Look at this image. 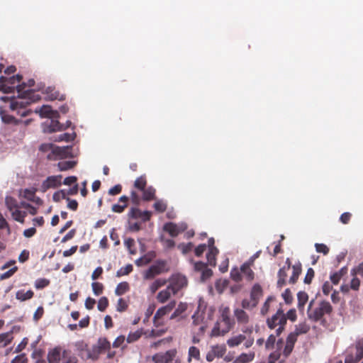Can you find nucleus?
<instances>
[{"label":"nucleus","instance_id":"obj_62","mask_svg":"<svg viewBox=\"0 0 363 363\" xmlns=\"http://www.w3.org/2000/svg\"><path fill=\"white\" fill-rule=\"evenodd\" d=\"M18 270V267L16 266H14L13 267H12L11 269H9V271L3 273L1 274L0 276V279L1 280H4V279H9V277H11V276H13L14 274V273Z\"/></svg>","mask_w":363,"mask_h":363},{"label":"nucleus","instance_id":"obj_57","mask_svg":"<svg viewBox=\"0 0 363 363\" xmlns=\"http://www.w3.org/2000/svg\"><path fill=\"white\" fill-rule=\"evenodd\" d=\"M155 211L163 213L167 209V204L162 200H158L154 203Z\"/></svg>","mask_w":363,"mask_h":363},{"label":"nucleus","instance_id":"obj_64","mask_svg":"<svg viewBox=\"0 0 363 363\" xmlns=\"http://www.w3.org/2000/svg\"><path fill=\"white\" fill-rule=\"evenodd\" d=\"M27 358L25 354H22L16 356L12 361L11 363H27Z\"/></svg>","mask_w":363,"mask_h":363},{"label":"nucleus","instance_id":"obj_18","mask_svg":"<svg viewBox=\"0 0 363 363\" xmlns=\"http://www.w3.org/2000/svg\"><path fill=\"white\" fill-rule=\"evenodd\" d=\"M251 264L247 262H245L240 267V272L245 276L247 281H252L255 278V273L251 269Z\"/></svg>","mask_w":363,"mask_h":363},{"label":"nucleus","instance_id":"obj_49","mask_svg":"<svg viewBox=\"0 0 363 363\" xmlns=\"http://www.w3.org/2000/svg\"><path fill=\"white\" fill-rule=\"evenodd\" d=\"M128 303L127 301H125L123 298H120L118 300L117 305H116V310L118 312H123L125 311L128 309Z\"/></svg>","mask_w":363,"mask_h":363},{"label":"nucleus","instance_id":"obj_14","mask_svg":"<svg viewBox=\"0 0 363 363\" xmlns=\"http://www.w3.org/2000/svg\"><path fill=\"white\" fill-rule=\"evenodd\" d=\"M164 264H153L144 273L143 277L145 279H152L156 276L161 274L163 272Z\"/></svg>","mask_w":363,"mask_h":363},{"label":"nucleus","instance_id":"obj_34","mask_svg":"<svg viewBox=\"0 0 363 363\" xmlns=\"http://www.w3.org/2000/svg\"><path fill=\"white\" fill-rule=\"evenodd\" d=\"M167 284V280L164 279H157L155 280L149 287L151 294H155L160 287Z\"/></svg>","mask_w":363,"mask_h":363},{"label":"nucleus","instance_id":"obj_59","mask_svg":"<svg viewBox=\"0 0 363 363\" xmlns=\"http://www.w3.org/2000/svg\"><path fill=\"white\" fill-rule=\"evenodd\" d=\"M124 245L127 247V249L129 250L130 254H135V250H133V248L135 246V240L133 238H127L124 241Z\"/></svg>","mask_w":363,"mask_h":363},{"label":"nucleus","instance_id":"obj_52","mask_svg":"<svg viewBox=\"0 0 363 363\" xmlns=\"http://www.w3.org/2000/svg\"><path fill=\"white\" fill-rule=\"evenodd\" d=\"M230 277L236 282L240 281L242 280V273L240 269L239 270L237 267L232 269L230 272Z\"/></svg>","mask_w":363,"mask_h":363},{"label":"nucleus","instance_id":"obj_63","mask_svg":"<svg viewBox=\"0 0 363 363\" xmlns=\"http://www.w3.org/2000/svg\"><path fill=\"white\" fill-rule=\"evenodd\" d=\"M208 264L204 263L203 262H194V269L195 272H203L206 267H207Z\"/></svg>","mask_w":363,"mask_h":363},{"label":"nucleus","instance_id":"obj_51","mask_svg":"<svg viewBox=\"0 0 363 363\" xmlns=\"http://www.w3.org/2000/svg\"><path fill=\"white\" fill-rule=\"evenodd\" d=\"M36 188L26 189L23 191V196L28 201H31V200H33V199L36 196Z\"/></svg>","mask_w":363,"mask_h":363},{"label":"nucleus","instance_id":"obj_4","mask_svg":"<svg viewBox=\"0 0 363 363\" xmlns=\"http://www.w3.org/2000/svg\"><path fill=\"white\" fill-rule=\"evenodd\" d=\"M316 296H318V294ZM315 298H316L311 299L308 303L307 308L308 318L313 322L316 323L320 321L321 325H325L326 324V320L323 316L325 315H330L332 313L333 306L327 301H321L317 306H314Z\"/></svg>","mask_w":363,"mask_h":363},{"label":"nucleus","instance_id":"obj_31","mask_svg":"<svg viewBox=\"0 0 363 363\" xmlns=\"http://www.w3.org/2000/svg\"><path fill=\"white\" fill-rule=\"evenodd\" d=\"M5 203L10 212L16 208H20V205L18 201L11 196H6Z\"/></svg>","mask_w":363,"mask_h":363},{"label":"nucleus","instance_id":"obj_29","mask_svg":"<svg viewBox=\"0 0 363 363\" xmlns=\"http://www.w3.org/2000/svg\"><path fill=\"white\" fill-rule=\"evenodd\" d=\"M34 296V293L32 290L24 291V290H18L16 294V298L21 301H25L32 298Z\"/></svg>","mask_w":363,"mask_h":363},{"label":"nucleus","instance_id":"obj_58","mask_svg":"<svg viewBox=\"0 0 363 363\" xmlns=\"http://www.w3.org/2000/svg\"><path fill=\"white\" fill-rule=\"evenodd\" d=\"M314 275H315L314 270L311 267H309L307 270V273H306L304 280H303L304 283L306 284H311L314 277Z\"/></svg>","mask_w":363,"mask_h":363},{"label":"nucleus","instance_id":"obj_36","mask_svg":"<svg viewBox=\"0 0 363 363\" xmlns=\"http://www.w3.org/2000/svg\"><path fill=\"white\" fill-rule=\"evenodd\" d=\"M134 187L142 191L147 187V179L145 175L138 177L134 182Z\"/></svg>","mask_w":363,"mask_h":363},{"label":"nucleus","instance_id":"obj_21","mask_svg":"<svg viewBox=\"0 0 363 363\" xmlns=\"http://www.w3.org/2000/svg\"><path fill=\"white\" fill-rule=\"evenodd\" d=\"M173 294V291L168 286L165 289L160 291L157 295V300L161 303H165Z\"/></svg>","mask_w":363,"mask_h":363},{"label":"nucleus","instance_id":"obj_42","mask_svg":"<svg viewBox=\"0 0 363 363\" xmlns=\"http://www.w3.org/2000/svg\"><path fill=\"white\" fill-rule=\"evenodd\" d=\"M49 125L50 132L61 131L65 130L64 124H61L57 120L51 118Z\"/></svg>","mask_w":363,"mask_h":363},{"label":"nucleus","instance_id":"obj_19","mask_svg":"<svg viewBox=\"0 0 363 363\" xmlns=\"http://www.w3.org/2000/svg\"><path fill=\"white\" fill-rule=\"evenodd\" d=\"M46 94L50 100H59L63 101L65 99V95L60 93L59 91L56 90L53 87H48L45 90Z\"/></svg>","mask_w":363,"mask_h":363},{"label":"nucleus","instance_id":"obj_60","mask_svg":"<svg viewBox=\"0 0 363 363\" xmlns=\"http://www.w3.org/2000/svg\"><path fill=\"white\" fill-rule=\"evenodd\" d=\"M128 216L132 218H140L142 217V211L138 208H132L129 213Z\"/></svg>","mask_w":363,"mask_h":363},{"label":"nucleus","instance_id":"obj_45","mask_svg":"<svg viewBox=\"0 0 363 363\" xmlns=\"http://www.w3.org/2000/svg\"><path fill=\"white\" fill-rule=\"evenodd\" d=\"M133 270V267L131 264H127L125 267L120 268L116 272V277H121L129 274Z\"/></svg>","mask_w":363,"mask_h":363},{"label":"nucleus","instance_id":"obj_24","mask_svg":"<svg viewBox=\"0 0 363 363\" xmlns=\"http://www.w3.org/2000/svg\"><path fill=\"white\" fill-rule=\"evenodd\" d=\"M70 149L71 147H56L52 150V152L54 155L58 156L60 158L67 157L70 155Z\"/></svg>","mask_w":363,"mask_h":363},{"label":"nucleus","instance_id":"obj_50","mask_svg":"<svg viewBox=\"0 0 363 363\" xmlns=\"http://www.w3.org/2000/svg\"><path fill=\"white\" fill-rule=\"evenodd\" d=\"M357 354L355 361H360L363 358V341H359L356 343Z\"/></svg>","mask_w":363,"mask_h":363},{"label":"nucleus","instance_id":"obj_23","mask_svg":"<svg viewBox=\"0 0 363 363\" xmlns=\"http://www.w3.org/2000/svg\"><path fill=\"white\" fill-rule=\"evenodd\" d=\"M255 352L242 353L233 361V363H249L255 358Z\"/></svg>","mask_w":363,"mask_h":363},{"label":"nucleus","instance_id":"obj_5","mask_svg":"<svg viewBox=\"0 0 363 363\" xmlns=\"http://www.w3.org/2000/svg\"><path fill=\"white\" fill-rule=\"evenodd\" d=\"M287 319L292 321L295 320V310H289L287 313V316H286L283 310L279 308L272 318H267V325L271 330L279 326L276 330V334L277 336H279L284 330Z\"/></svg>","mask_w":363,"mask_h":363},{"label":"nucleus","instance_id":"obj_15","mask_svg":"<svg viewBox=\"0 0 363 363\" xmlns=\"http://www.w3.org/2000/svg\"><path fill=\"white\" fill-rule=\"evenodd\" d=\"M35 112L39 113L42 118H55L59 116L58 112L53 111L51 106L48 105L41 106L40 109L38 111L36 110Z\"/></svg>","mask_w":363,"mask_h":363},{"label":"nucleus","instance_id":"obj_9","mask_svg":"<svg viewBox=\"0 0 363 363\" xmlns=\"http://www.w3.org/2000/svg\"><path fill=\"white\" fill-rule=\"evenodd\" d=\"M62 175L50 176L43 182L40 186V191L45 193L50 189H55L62 184Z\"/></svg>","mask_w":363,"mask_h":363},{"label":"nucleus","instance_id":"obj_56","mask_svg":"<svg viewBox=\"0 0 363 363\" xmlns=\"http://www.w3.org/2000/svg\"><path fill=\"white\" fill-rule=\"evenodd\" d=\"M315 250L318 253H323L326 255L329 252V248L328 246L323 243H315Z\"/></svg>","mask_w":363,"mask_h":363},{"label":"nucleus","instance_id":"obj_1","mask_svg":"<svg viewBox=\"0 0 363 363\" xmlns=\"http://www.w3.org/2000/svg\"><path fill=\"white\" fill-rule=\"evenodd\" d=\"M219 317L211 330V337L224 336L235 325V320L231 315L229 306L221 305L218 309Z\"/></svg>","mask_w":363,"mask_h":363},{"label":"nucleus","instance_id":"obj_25","mask_svg":"<svg viewBox=\"0 0 363 363\" xmlns=\"http://www.w3.org/2000/svg\"><path fill=\"white\" fill-rule=\"evenodd\" d=\"M219 251L217 248H211L208 250L206 254V259L208 264L211 267H216V256Z\"/></svg>","mask_w":363,"mask_h":363},{"label":"nucleus","instance_id":"obj_33","mask_svg":"<svg viewBox=\"0 0 363 363\" xmlns=\"http://www.w3.org/2000/svg\"><path fill=\"white\" fill-rule=\"evenodd\" d=\"M283 345V340L281 339L279 340L277 342V346L278 348L277 351L272 352L269 356V362L268 363H275L277 360H278L280 357L281 352L279 350Z\"/></svg>","mask_w":363,"mask_h":363},{"label":"nucleus","instance_id":"obj_20","mask_svg":"<svg viewBox=\"0 0 363 363\" xmlns=\"http://www.w3.org/2000/svg\"><path fill=\"white\" fill-rule=\"evenodd\" d=\"M246 340V336L242 334H239L233 336L227 340V345L229 347H235L240 345Z\"/></svg>","mask_w":363,"mask_h":363},{"label":"nucleus","instance_id":"obj_10","mask_svg":"<svg viewBox=\"0 0 363 363\" xmlns=\"http://www.w3.org/2000/svg\"><path fill=\"white\" fill-rule=\"evenodd\" d=\"M175 305H176V302L174 301H171L169 303H168L167 305H166L163 307L160 308L156 311V313L154 315V318H153V323H154L155 326L158 327L159 325H161V323L160 321L161 318L163 317L164 315H165L166 314L169 313V312H171L173 310V308L175 307Z\"/></svg>","mask_w":363,"mask_h":363},{"label":"nucleus","instance_id":"obj_17","mask_svg":"<svg viewBox=\"0 0 363 363\" xmlns=\"http://www.w3.org/2000/svg\"><path fill=\"white\" fill-rule=\"evenodd\" d=\"M295 344V333H291L286 341V345L283 351V354L286 357L292 352Z\"/></svg>","mask_w":363,"mask_h":363},{"label":"nucleus","instance_id":"obj_40","mask_svg":"<svg viewBox=\"0 0 363 363\" xmlns=\"http://www.w3.org/2000/svg\"><path fill=\"white\" fill-rule=\"evenodd\" d=\"M187 309V304L186 303H180L174 313L171 315L170 319L173 320L177 317L181 315Z\"/></svg>","mask_w":363,"mask_h":363},{"label":"nucleus","instance_id":"obj_54","mask_svg":"<svg viewBox=\"0 0 363 363\" xmlns=\"http://www.w3.org/2000/svg\"><path fill=\"white\" fill-rule=\"evenodd\" d=\"M92 290L96 296H99L103 293L104 286L99 282H93L91 284Z\"/></svg>","mask_w":363,"mask_h":363},{"label":"nucleus","instance_id":"obj_35","mask_svg":"<svg viewBox=\"0 0 363 363\" xmlns=\"http://www.w3.org/2000/svg\"><path fill=\"white\" fill-rule=\"evenodd\" d=\"M143 334V329H139L134 332H130L126 338V341L128 343L135 342L138 341L141 337Z\"/></svg>","mask_w":363,"mask_h":363},{"label":"nucleus","instance_id":"obj_3","mask_svg":"<svg viewBox=\"0 0 363 363\" xmlns=\"http://www.w3.org/2000/svg\"><path fill=\"white\" fill-rule=\"evenodd\" d=\"M107 352V358L112 359L116 352L111 350V343L106 337H100L91 349L82 350L80 356L85 359L97 360L101 354Z\"/></svg>","mask_w":363,"mask_h":363},{"label":"nucleus","instance_id":"obj_28","mask_svg":"<svg viewBox=\"0 0 363 363\" xmlns=\"http://www.w3.org/2000/svg\"><path fill=\"white\" fill-rule=\"evenodd\" d=\"M296 297L298 299V308L301 312H303L304 310V305L308 300V295L305 291H299L296 294Z\"/></svg>","mask_w":363,"mask_h":363},{"label":"nucleus","instance_id":"obj_12","mask_svg":"<svg viewBox=\"0 0 363 363\" xmlns=\"http://www.w3.org/2000/svg\"><path fill=\"white\" fill-rule=\"evenodd\" d=\"M192 320L193 325L199 326V334H203L206 328V325L203 323L204 312L200 311V306L198 307L197 311L192 315Z\"/></svg>","mask_w":363,"mask_h":363},{"label":"nucleus","instance_id":"obj_13","mask_svg":"<svg viewBox=\"0 0 363 363\" xmlns=\"http://www.w3.org/2000/svg\"><path fill=\"white\" fill-rule=\"evenodd\" d=\"M235 321L240 325H245L250 323V318L248 313L240 308H236L233 311Z\"/></svg>","mask_w":363,"mask_h":363},{"label":"nucleus","instance_id":"obj_53","mask_svg":"<svg viewBox=\"0 0 363 363\" xmlns=\"http://www.w3.org/2000/svg\"><path fill=\"white\" fill-rule=\"evenodd\" d=\"M274 300V298L272 296H269L267 298L260 311L262 315H265L269 312L270 303Z\"/></svg>","mask_w":363,"mask_h":363},{"label":"nucleus","instance_id":"obj_38","mask_svg":"<svg viewBox=\"0 0 363 363\" xmlns=\"http://www.w3.org/2000/svg\"><path fill=\"white\" fill-rule=\"evenodd\" d=\"M211 349L212 350V351L213 352V353L218 358L223 357L227 350L225 345H213L211 347Z\"/></svg>","mask_w":363,"mask_h":363},{"label":"nucleus","instance_id":"obj_27","mask_svg":"<svg viewBox=\"0 0 363 363\" xmlns=\"http://www.w3.org/2000/svg\"><path fill=\"white\" fill-rule=\"evenodd\" d=\"M49 363H59L61 359V352L60 348H55L49 352L48 354Z\"/></svg>","mask_w":363,"mask_h":363},{"label":"nucleus","instance_id":"obj_37","mask_svg":"<svg viewBox=\"0 0 363 363\" xmlns=\"http://www.w3.org/2000/svg\"><path fill=\"white\" fill-rule=\"evenodd\" d=\"M130 290L129 284L126 281L119 283L116 289L115 294L117 296H122Z\"/></svg>","mask_w":363,"mask_h":363},{"label":"nucleus","instance_id":"obj_32","mask_svg":"<svg viewBox=\"0 0 363 363\" xmlns=\"http://www.w3.org/2000/svg\"><path fill=\"white\" fill-rule=\"evenodd\" d=\"M290 269V267L288 266L287 267H284L283 268L280 269L278 272V277L279 279L277 281V285L279 287H281L283 285L286 283V278L287 277V271Z\"/></svg>","mask_w":363,"mask_h":363},{"label":"nucleus","instance_id":"obj_46","mask_svg":"<svg viewBox=\"0 0 363 363\" xmlns=\"http://www.w3.org/2000/svg\"><path fill=\"white\" fill-rule=\"evenodd\" d=\"M257 305L255 304V303L252 302V301L250 299H247V298H244L242 301H241V309H246V310H252L253 308H255V307H257Z\"/></svg>","mask_w":363,"mask_h":363},{"label":"nucleus","instance_id":"obj_11","mask_svg":"<svg viewBox=\"0 0 363 363\" xmlns=\"http://www.w3.org/2000/svg\"><path fill=\"white\" fill-rule=\"evenodd\" d=\"M186 224L177 225L174 223H167L164 225L163 229L167 232L172 237H177L179 233L184 232L186 229Z\"/></svg>","mask_w":363,"mask_h":363},{"label":"nucleus","instance_id":"obj_44","mask_svg":"<svg viewBox=\"0 0 363 363\" xmlns=\"http://www.w3.org/2000/svg\"><path fill=\"white\" fill-rule=\"evenodd\" d=\"M76 164L74 161H62L57 164V167L60 171H66L72 169Z\"/></svg>","mask_w":363,"mask_h":363},{"label":"nucleus","instance_id":"obj_41","mask_svg":"<svg viewBox=\"0 0 363 363\" xmlns=\"http://www.w3.org/2000/svg\"><path fill=\"white\" fill-rule=\"evenodd\" d=\"M2 120L6 123H13L15 125H17L22 122H23L25 125H28L30 121V120L22 121L21 120L16 119L15 117L9 115H5L2 116Z\"/></svg>","mask_w":363,"mask_h":363},{"label":"nucleus","instance_id":"obj_48","mask_svg":"<svg viewBox=\"0 0 363 363\" xmlns=\"http://www.w3.org/2000/svg\"><path fill=\"white\" fill-rule=\"evenodd\" d=\"M178 249L182 251L183 254H187L193 250L194 245L192 242L180 243L177 246Z\"/></svg>","mask_w":363,"mask_h":363},{"label":"nucleus","instance_id":"obj_47","mask_svg":"<svg viewBox=\"0 0 363 363\" xmlns=\"http://www.w3.org/2000/svg\"><path fill=\"white\" fill-rule=\"evenodd\" d=\"M50 281L49 279L45 278L38 279L35 281V287L37 289H42L47 287L50 284Z\"/></svg>","mask_w":363,"mask_h":363},{"label":"nucleus","instance_id":"obj_30","mask_svg":"<svg viewBox=\"0 0 363 363\" xmlns=\"http://www.w3.org/2000/svg\"><path fill=\"white\" fill-rule=\"evenodd\" d=\"M192 359H194L196 361H199L201 359L200 350L195 346H191L188 351V362H191Z\"/></svg>","mask_w":363,"mask_h":363},{"label":"nucleus","instance_id":"obj_6","mask_svg":"<svg viewBox=\"0 0 363 363\" xmlns=\"http://www.w3.org/2000/svg\"><path fill=\"white\" fill-rule=\"evenodd\" d=\"M23 77L21 74L13 75L11 77L1 76L0 77V91L8 94L13 93L16 89L18 97L22 92V86H25V83H21Z\"/></svg>","mask_w":363,"mask_h":363},{"label":"nucleus","instance_id":"obj_16","mask_svg":"<svg viewBox=\"0 0 363 363\" xmlns=\"http://www.w3.org/2000/svg\"><path fill=\"white\" fill-rule=\"evenodd\" d=\"M250 300L258 305L259 299L263 296V290L262 286L259 284H255L250 291Z\"/></svg>","mask_w":363,"mask_h":363},{"label":"nucleus","instance_id":"obj_8","mask_svg":"<svg viewBox=\"0 0 363 363\" xmlns=\"http://www.w3.org/2000/svg\"><path fill=\"white\" fill-rule=\"evenodd\" d=\"M169 286L173 291V294H176L180 289L187 285V279L185 276L176 274H173L169 279Z\"/></svg>","mask_w":363,"mask_h":363},{"label":"nucleus","instance_id":"obj_22","mask_svg":"<svg viewBox=\"0 0 363 363\" xmlns=\"http://www.w3.org/2000/svg\"><path fill=\"white\" fill-rule=\"evenodd\" d=\"M142 192H143L142 199L143 201H150L152 200H155L156 199V196H155L156 190L152 186L146 187L145 189V190L142 191Z\"/></svg>","mask_w":363,"mask_h":363},{"label":"nucleus","instance_id":"obj_26","mask_svg":"<svg viewBox=\"0 0 363 363\" xmlns=\"http://www.w3.org/2000/svg\"><path fill=\"white\" fill-rule=\"evenodd\" d=\"M11 216L13 220L21 223H24L25 218L27 216V212L21 211L20 208H16L11 211Z\"/></svg>","mask_w":363,"mask_h":363},{"label":"nucleus","instance_id":"obj_2","mask_svg":"<svg viewBox=\"0 0 363 363\" xmlns=\"http://www.w3.org/2000/svg\"><path fill=\"white\" fill-rule=\"evenodd\" d=\"M25 86H22V92L18 99H12L10 101V108L12 111H16L17 114L25 117L29 115L31 111L26 109V107L34 100L31 99V95L33 94L32 89H25L26 87L30 88L35 84V81L33 79H29L27 82H24Z\"/></svg>","mask_w":363,"mask_h":363},{"label":"nucleus","instance_id":"obj_61","mask_svg":"<svg viewBox=\"0 0 363 363\" xmlns=\"http://www.w3.org/2000/svg\"><path fill=\"white\" fill-rule=\"evenodd\" d=\"M275 342H276V337L274 335H270L266 342H265V348L267 350H272L274 348V344H275Z\"/></svg>","mask_w":363,"mask_h":363},{"label":"nucleus","instance_id":"obj_39","mask_svg":"<svg viewBox=\"0 0 363 363\" xmlns=\"http://www.w3.org/2000/svg\"><path fill=\"white\" fill-rule=\"evenodd\" d=\"M77 359L75 356L72 355L71 352L64 350L62 354V363H77Z\"/></svg>","mask_w":363,"mask_h":363},{"label":"nucleus","instance_id":"obj_55","mask_svg":"<svg viewBox=\"0 0 363 363\" xmlns=\"http://www.w3.org/2000/svg\"><path fill=\"white\" fill-rule=\"evenodd\" d=\"M108 306V300L106 297H101L98 301V309L100 311H104Z\"/></svg>","mask_w":363,"mask_h":363},{"label":"nucleus","instance_id":"obj_7","mask_svg":"<svg viewBox=\"0 0 363 363\" xmlns=\"http://www.w3.org/2000/svg\"><path fill=\"white\" fill-rule=\"evenodd\" d=\"M177 353L175 349L169 350L165 352L156 353L152 357V360L155 363H180L176 358Z\"/></svg>","mask_w":363,"mask_h":363},{"label":"nucleus","instance_id":"obj_43","mask_svg":"<svg viewBox=\"0 0 363 363\" xmlns=\"http://www.w3.org/2000/svg\"><path fill=\"white\" fill-rule=\"evenodd\" d=\"M12 339L13 336L11 332L4 333L0 334V344H1L2 346L4 347L10 344Z\"/></svg>","mask_w":363,"mask_h":363}]
</instances>
